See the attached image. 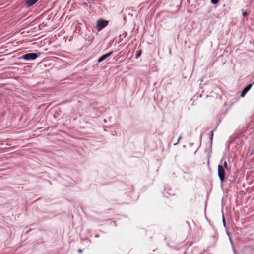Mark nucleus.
<instances>
[{
  "label": "nucleus",
  "instance_id": "obj_14",
  "mask_svg": "<svg viewBox=\"0 0 254 254\" xmlns=\"http://www.w3.org/2000/svg\"><path fill=\"white\" fill-rule=\"evenodd\" d=\"M78 253H81L82 252V250L79 249L78 250Z\"/></svg>",
  "mask_w": 254,
  "mask_h": 254
},
{
  "label": "nucleus",
  "instance_id": "obj_1",
  "mask_svg": "<svg viewBox=\"0 0 254 254\" xmlns=\"http://www.w3.org/2000/svg\"><path fill=\"white\" fill-rule=\"evenodd\" d=\"M218 175L220 179L221 184H222L225 179L226 172L225 170L222 167V165L218 166Z\"/></svg>",
  "mask_w": 254,
  "mask_h": 254
},
{
  "label": "nucleus",
  "instance_id": "obj_10",
  "mask_svg": "<svg viewBox=\"0 0 254 254\" xmlns=\"http://www.w3.org/2000/svg\"><path fill=\"white\" fill-rule=\"evenodd\" d=\"M219 2V0H211L212 4H217Z\"/></svg>",
  "mask_w": 254,
  "mask_h": 254
},
{
  "label": "nucleus",
  "instance_id": "obj_8",
  "mask_svg": "<svg viewBox=\"0 0 254 254\" xmlns=\"http://www.w3.org/2000/svg\"><path fill=\"white\" fill-rule=\"evenodd\" d=\"M222 165V167H223V168L224 169H227V170H229V168H228V164H227V163L226 161H225L224 162H223V164Z\"/></svg>",
  "mask_w": 254,
  "mask_h": 254
},
{
  "label": "nucleus",
  "instance_id": "obj_12",
  "mask_svg": "<svg viewBox=\"0 0 254 254\" xmlns=\"http://www.w3.org/2000/svg\"><path fill=\"white\" fill-rule=\"evenodd\" d=\"M242 15L243 16L245 17L247 15H248V13L247 12H244L243 13Z\"/></svg>",
  "mask_w": 254,
  "mask_h": 254
},
{
  "label": "nucleus",
  "instance_id": "obj_7",
  "mask_svg": "<svg viewBox=\"0 0 254 254\" xmlns=\"http://www.w3.org/2000/svg\"><path fill=\"white\" fill-rule=\"evenodd\" d=\"M213 135H214V130L211 131V132L208 133V136L210 138L211 144H212Z\"/></svg>",
  "mask_w": 254,
  "mask_h": 254
},
{
  "label": "nucleus",
  "instance_id": "obj_2",
  "mask_svg": "<svg viewBox=\"0 0 254 254\" xmlns=\"http://www.w3.org/2000/svg\"><path fill=\"white\" fill-rule=\"evenodd\" d=\"M108 21L100 18L97 21L96 29L98 31H100L108 26Z\"/></svg>",
  "mask_w": 254,
  "mask_h": 254
},
{
  "label": "nucleus",
  "instance_id": "obj_9",
  "mask_svg": "<svg viewBox=\"0 0 254 254\" xmlns=\"http://www.w3.org/2000/svg\"><path fill=\"white\" fill-rule=\"evenodd\" d=\"M141 54H142V51L141 50L138 51L137 52V53L135 55V58H136V59L138 58L141 56Z\"/></svg>",
  "mask_w": 254,
  "mask_h": 254
},
{
  "label": "nucleus",
  "instance_id": "obj_6",
  "mask_svg": "<svg viewBox=\"0 0 254 254\" xmlns=\"http://www.w3.org/2000/svg\"><path fill=\"white\" fill-rule=\"evenodd\" d=\"M39 0H26V5L27 7H29L32 5H33L37 1Z\"/></svg>",
  "mask_w": 254,
  "mask_h": 254
},
{
  "label": "nucleus",
  "instance_id": "obj_4",
  "mask_svg": "<svg viewBox=\"0 0 254 254\" xmlns=\"http://www.w3.org/2000/svg\"><path fill=\"white\" fill-rule=\"evenodd\" d=\"M253 83L250 84L248 85L247 86H246L243 90H242L240 96L241 97H244L245 95L246 94V93L250 90V89L251 88V87L253 86Z\"/></svg>",
  "mask_w": 254,
  "mask_h": 254
},
{
  "label": "nucleus",
  "instance_id": "obj_15",
  "mask_svg": "<svg viewBox=\"0 0 254 254\" xmlns=\"http://www.w3.org/2000/svg\"><path fill=\"white\" fill-rule=\"evenodd\" d=\"M223 158H222L221 159L220 162H221V163H222V162H223Z\"/></svg>",
  "mask_w": 254,
  "mask_h": 254
},
{
  "label": "nucleus",
  "instance_id": "obj_3",
  "mask_svg": "<svg viewBox=\"0 0 254 254\" xmlns=\"http://www.w3.org/2000/svg\"><path fill=\"white\" fill-rule=\"evenodd\" d=\"M40 53H29L22 56L20 58L26 61L34 60L37 58Z\"/></svg>",
  "mask_w": 254,
  "mask_h": 254
},
{
  "label": "nucleus",
  "instance_id": "obj_11",
  "mask_svg": "<svg viewBox=\"0 0 254 254\" xmlns=\"http://www.w3.org/2000/svg\"><path fill=\"white\" fill-rule=\"evenodd\" d=\"M181 138H182V136H179V138L178 139L177 142L174 144V145H176L178 144V143L179 142V141L180 140Z\"/></svg>",
  "mask_w": 254,
  "mask_h": 254
},
{
  "label": "nucleus",
  "instance_id": "obj_13",
  "mask_svg": "<svg viewBox=\"0 0 254 254\" xmlns=\"http://www.w3.org/2000/svg\"><path fill=\"white\" fill-rule=\"evenodd\" d=\"M223 223L224 226H225L226 223H225V220L224 217H223Z\"/></svg>",
  "mask_w": 254,
  "mask_h": 254
},
{
  "label": "nucleus",
  "instance_id": "obj_5",
  "mask_svg": "<svg viewBox=\"0 0 254 254\" xmlns=\"http://www.w3.org/2000/svg\"><path fill=\"white\" fill-rule=\"evenodd\" d=\"M113 51H111L106 54H104L102 56H101L98 60V63H101L102 62V61H103L104 60H105L106 59H107V58H108L109 56H110L112 53H113Z\"/></svg>",
  "mask_w": 254,
  "mask_h": 254
}]
</instances>
